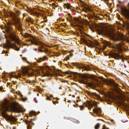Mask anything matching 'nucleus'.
<instances>
[{"label": "nucleus", "mask_w": 129, "mask_h": 129, "mask_svg": "<svg viewBox=\"0 0 129 129\" xmlns=\"http://www.w3.org/2000/svg\"><path fill=\"white\" fill-rule=\"evenodd\" d=\"M79 82L81 83L85 84H87L88 87H89L94 90L95 89L96 86H100L101 84V83L97 80L92 83H87L86 82L83 80H80Z\"/></svg>", "instance_id": "obj_4"}, {"label": "nucleus", "mask_w": 129, "mask_h": 129, "mask_svg": "<svg viewBox=\"0 0 129 129\" xmlns=\"http://www.w3.org/2000/svg\"><path fill=\"white\" fill-rule=\"evenodd\" d=\"M111 56L113 57L115 59L118 60L120 59H122V57L118 54L115 52H112L110 53Z\"/></svg>", "instance_id": "obj_8"}, {"label": "nucleus", "mask_w": 129, "mask_h": 129, "mask_svg": "<svg viewBox=\"0 0 129 129\" xmlns=\"http://www.w3.org/2000/svg\"><path fill=\"white\" fill-rule=\"evenodd\" d=\"M30 41L31 42V44L33 45L35 44L36 45H46L45 44L40 42H39V44L38 43L35 41H33L31 40H30Z\"/></svg>", "instance_id": "obj_11"}, {"label": "nucleus", "mask_w": 129, "mask_h": 129, "mask_svg": "<svg viewBox=\"0 0 129 129\" xmlns=\"http://www.w3.org/2000/svg\"><path fill=\"white\" fill-rule=\"evenodd\" d=\"M54 6H55V7H57V6H56V5L55 4H54Z\"/></svg>", "instance_id": "obj_40"}, {"label": "nucleus", "mask_w": 129, "mask_h": 129, "mask_svg": "<svg viewBox=\"0 0 129 129\" xmlns=\"http://www.w3.org/2000/svg\"><path fill=\"white\" fill-rule=\"evenodd\" d=\"M59 89H61V87H59Z\"/></svg>", "instance_id": "obj_53"}, {"label": "nucleus", "mask_w": 129, "mask_h": 129, "mask_svg": "<svg viewBox=\"0 0 129 129\" xmlns=\"http://www.w3.org/2000/svg\"><path fill=\"white\" fill-rule=\"evenodd\" d=\"M98 34L100 35H105L110 37L115 42L123 41V35L121 34H117L114 33L111 30L106 28H102L98 31Z\"/></svg>", "instance_id": "obj_2"}, {"label": "nucleus", "mask_w": 129, "mask_h": 129, "mask_svg": "<svg viewBox=\"0 0 129 129\" xmlns=\"http://www.w3.org/2000/svg\"><path fill=\"white\" fill-rule=\"evenodd\" d=\"M56 102V103H58V102Z\"/></svg>", "instance_id": "obj_51"}, {"label": "nucleus", "mask_w": 129, "mask_h": 129, "mask_svg": "<svg viewBox=\"0 0 129 129\" xmlns=\"http://www.w3.org/2000/svg\"><path fill=\"white\" fill-rule=\"evenodd\" d=\"M100 127V124L99 123H98L95 125L94 127L95 129H99Z\"/></svg>", "instance_id": "obj_18"}, {"label": "nucleus", "mask_w": 129, "mask_h": 129, "mask_svg": "<svg viewBox=\"0 0 129 129\" xmlns=\"http://www.w3.org/2000/svg\"><path fill=\"white\" fill-rule=\"evenodd\" d=\"M71 102V101L70 100H68V102H69V103H70V102Z\"/></svg>", "instance_id": "obj_43"}, {"label": "nucleus", "mask_w": 129, "mask_h": 129, "mask_svg": "<svg viewBox=\"0 0 129 129\" xmlns=\"http://www.w3.org/2000/svg\"><path fill=\"white\" fill-rule=\"evenodd\" d=\"M27 62V63H29V62Z\"/></svg>", "instance_id": "obj_58"}, {"label": "nucleus", "mask_w": 129, "mask_h": 129, "mask_svg": "<svg viewBox=\"0 0 129 129\" xmlns=\"http://www.w3.org/2000/svg\"><path fill=\"white\" fill-rule=\"evenodd\" d=\"M93 111L95 112L96 111V110H95V109H94L93 110Z\"/></svg>", "instance_id": "obj_34"}, {"label": "nucleus", "mask_w": 129, "mask_h": 129, "mask_svg": "<svg viewBox=\"0 0 129 129\" xmlns=\"http://www.w3.org/2000/svg\"><path fill=\"white\" fill-rule=\"evenodd\" d=\"M27 129H30V126L28 125L27 126Z\"/></svg>", "instance_id": "obj_30"}, {"label": "nucleus", "mask_w": 129, "mask_h": 129, "mask_svg": "<svg viewBox=\"0 0 129 129\" xmlns=\"http://www.w3.org/2000/svg\"><path fill=\"white\" fill-rule=\"evenodd\" d=\"M110 83L112 86H113L115 87H116L118 86V84L115 83L114 81L112 80L110 81Z\"/></svg>", "instance_id": "obj_14"}, {"label": "nucleus", "mask_w": 129, "mask_h": 129, "mask_svg": "<svg viewBox=\"0 0 129 129\" xmlns=\"http://www.w3.org/2000/svg\"><path fill=\"white\" fill-rule=\"evenodd\" d=\"M69 16H70V17H72V16H71V14H69Z\"/></svg>", "instance_id": "obj_41"}, {"label": "nucleus", "mask_w": 129, "mask_h": 129, "mask_svg": "<svg viewBox=\"0 0 129 129\" xmlns=\"http://www.w3.org/2000/svg\"><path fill=\"white\" fill-rule=\"evenodd\" d=\"M1 106L3 109L9 108L12 112L19 113L24 112L25 111V109L21 108L18 103H11L6 99H5L3 102L1 104Z\"/></svg>", "instance_id": "obj_1"}, {"label": "nucleus", "mask_w": 129, "mask_h": 129, "mask_svg": "<svg viewBox=\"0 0 129 129\" xmlns=\"http://www.w3.org/2000/svg\"><path fill=\"white\" fill-rule=\"evenodd\" d=\"M25 123H26V124H28V123H29V122L28 121H26L25 122Z\"/></svg>", "instance_id": "obj_38"}, {"label": "nucleus", "mask_w": 129, "mask_h": 129, "mask_svg": "<svg viewBox=\"0 0 129 129\" xmlns=\"http://www.w3.org/2000/svg\"><path fill=\"white\" fill-rule=\"evenodd\" d=\"M101 120L102 121H103V122H104V121L103 120Z\"/></svg>", "instance_id": "obj_52"}, {"label": "nucleus", "mask_w": 129, "mask_h": 129, "mask_svg": "<svg viewBox=\"0 0 129 129\" xmlns=\"http://www.w3.org/2000/svg\"><path fill=\"white\" fill-rule=\"evenodd\" d=\"M7 47H8V45H7Z\"/></svg>", "instance_id": "obj_60"}, {"label": "nucleus", "mask_w": 129, "mask_h": 129, "mask_svg": "<svg viewBox=\"0 0 129 129\" xmlns=\"http://www.w3.org/2000/svg\"><path fill=\"white\" fill-rule=\"evenodd\" d=\"M79 107L80 108L81 110L84 108V107L82 106H80Z\"/></svg>", "instance_id": "obj_26"}, {"label": "nucleus", "mask_w": 129, "mask_h": 129, "mask_svg": "<svg viewBox=\"0 0 129 129\" xmlns=\"http://www.w3.org/2000/svg\"><path fill=\"white\" fill-rule=\"evenodd\" d=\"M74 20L76 22H79V19H78L77 18H74Z\"/></svg>", "instance_id": "obj_19"}, {"label": "nucleus", "mask_w": 129, "mask_h": 129, "mask_svg": "<svg viewBox=\"0 0 129 129\" xmlns=\"http://www.w3.org/2000/svg\"><path fill=\"white\" fill-rule=\"evenodd\" d=\"M52 102H53V103L54 104V105H55V103H56V102H54V101H52Z\"/></svg>", "instance_id": "obj_36"}, {"label": "nucleus", "mask_w": 129, "mask_h": 129, "mask_svg": "<svg viewBox=\"0 0 129 129\" xmlns=\"http://www.w3.org/2000/svg\"><path fill=\"white\" fill-rule=\"evenodd\" d=\"M119 6V5H118V4H117V7H118Z\"/></svg>", "instance_id": "obj_46"}, {"label": "nucleus", "mask_w": 129, "mask_h": 129, "mask_svg": "<svg viewBox=\"0 0 129 129\" xmlns=\"http://www.w3.org/2000/svg\"><path fill=\"white\" fill-rule=\"evenodd\" d=\"M69 59V55H68L67 56H66L65 58L64 59L66 60H68Z\"/></svg>", "instance_id": "obj_20"}, {"label": "nucleus", "mask_w": 129, "mask_h": 129, "mask_svg": "<svg viewBox=\"0 0 129 129\" xmlns=\"http://www.w3.org/2000/svg\"><path fill=\"white\" fill-rule=\"evenodd\" d=\"M62 26H64L65 25H62Z\"/></svg>", "instance_id": "obj_55"}, {"label": "nucleus", "mask_w": 129, "mask_h": 129, "mask_svg": "<svg viewBox=\"0 0 129 129\" xmlns=\"http://www.w3.org/2000/svg\"><path fill=\"white\" fill-rule=\"evenodd\" d=\"M84 104L89 109H90V107H93V105L88 101H87L86 103H84Z\"/></svg>", "instance_id": "obj_10"}, {"label": "nucleus", "mask_w": 129, "mask_h": 129, "mask_svg": "<svg viewBox=\"0 0 129 129\" xmlns=\"http://www.w3.org/2000/svg\"><path fill=\"white\" fill-rule=\"evenodd\" d=\"M66 6H67L68 7H70L71 6V4L70 3H68L67 4H65Z\"/></svg>", "instance_id": "obj_23"}, {"label": "nucleus", "mask_w": 129, "mask_h": 129, "mask_svg": "<svg viewBox=\"0 0 129 129\" xmlns=\"http://www.w3.org/2000/svg\"><path fill=\"white\" fill-rule=\"evenodd\" d=\"M1 114L2 116L6 118L7 120L11 122L10 123L11 124H12L11 122L13 123V122L16 121V119L12 115L8 116L4 112H2Z\"/></svg>", "instance_id": "obj_7"}, {"label": "nucleus", "mask_w": 129, "mask_h": 129, "mask_svg": "<svg viewBox=\"0 0 129 129\" xmlns=\"http://www.w3.org/2000/svg\"><path fill=\"white\" fill-rule=\"evenodd\" d=\"M89 46L91 47H95V45L98 46L99 45L98 42L97 41H95L94 42H92L91 41H90Z\"/></svg>", "instance_id": "obj_9"}, {"label": "nucleus", "mask_w": 129, "mask_h": 129, "mask_svg": "<svg viewBox=\"0 0 129 129\" xmlns=\"http://www.w3.org/2000/svg\"><path fill=\"white\" fill-rule=\"evenodd\" d=\"M102 129H105V128H104V126H103V128H102Z\"/></svg>", "instance_id": "obj_45"}, {"label": "nucleus", "mask_w": 129, "mask_h": 129, "mask_svg": "<svg viewBox=\"0 0 129 129\" xmlns=\"http://www.w3.org/2000/svg\"><path fill=\"white\" fill-rule=\"evenodd\" d=\"M46 99L47 100H49L51 101V100L50 99V98L49 96H47V98Z\"/></svg>", "instance_id": "obj_24"}, {"label": "nucleus", "mask_w": 129, "mask_h": 129, "mask_svg": "<svg viewBox=\"0 0 129 129\" xmlns=\"http://www.w3.org/2000/svg\"><path fill=\"white\" fill-rule=\"evenodd\" d=\"M15 78H17V77L16 76H15Z\"/></svg>", "instance_id": "obj_48"}, {"label": "nucleus", "mask_w": 129, "mask_h": 129, "mask_svg": "<svg viewBox=\"0 0 129 129\" xmlns=\"http://www.w3.org/2000/svg\"><path fill=\"white\" fill-rule=\"evenodd\" d=\"M106 129H109V128H106Z\"/></svg>", "instance_id": "obj_54"}, {"label": "nucleus", "mask_w": 129, "mask_h": 129, "mask_svg": "<svg viewBox=\"0 0 129 129\" xmlns=\"http://www.w3.org/2000/svg\"><path fill=\"white\" fill-rule=\"evenodd\" d=\"M66 6V8H67L68 9H70V7H68V6Z\"/></svg>", "instance_id": "obj_35"}, {"label": "nucleus", "mask_w": 129, "mask_h": 129, "mask_svg": "<svg viewBox=\"0 0 129 129\" xmlns=\"http://www.w3.org/2000/svg\"><path fill=\"white\" fill-rule=\"evenodd\" d=\"M11 77H12V78H13L14 77H13V76H11Z\"/></svg>", "instance_id": "obj_50"}, {"label": "nucleus", "mask_w": 129, "mask_h": 129, "mask_svg": "<svg viewBox=\"0 0 129 129\" xmlns=\"http://www.w3.org/2000/svg\"><path fill=\"white\" fill-rule=\"evenodd\" d=\"M26 50H26V49H25L24 50H23L22 53H23L25 52L26 51Z\"/></svg>", "instance_id": "obj_29"}, {"label": "nucleus", "mask_w": 129, "mask_h": 129, "mask_svg": "<svg viewBox=\"0 0 129 129\" xmlns=\"http://www.w3.org/2000/svg\"><path fill=\"white\" fill-rule=\"evenodd\" d=\"M80 2L81 3V4H82V6H83V5H85V4L83 1H81Z\"/></svg>", "instance_id": "obj_21"}, {"label": "nucleus", "mask_w": 129, "mask_h": 129, "mask_svg": "<svg viewBox=\"0 0 129 129\" xmlns=\"http://www.w3.org/2000/svg\"><path fill=\"white\" fill-rule=\"evenodd\" d=\"M71 64L74 66H76L79 69H82L86 71H91V69L89 68V66L88 65H85L83 64H80L78 66L79 64L77 63L72 62Z\"/></svg>", "instance_id": "obj_5"}, {"label": "nucleus", "mask_w": 129, "mask_h": 129, "mask_svg": "<svg viewBox=\"0 0 129 129\" xmlns=\"http://www.w3.org/2000/svg\"><path fill=\"white\" fill-rule=\"evenodd\" d=\"M50 96H51V97H52V98H53V96L52 95H50Z\"/></svg>", "instance_id": "obj_42"}, {"label": "nucleus", "mask_w": 129, "mask_h": 129, "mask_svg": "<svg viewBox=\"0 0 129 129\" xmlns=\"http://www.w3.org/2000/svg\"><path fill=\"white\" fill-rule=\"evenodd\" d=\"M13 24V23H12L9 21L8 22L5 26V29L6 32L9 35L10 38L12 40L15 41L17 40L16 36L14 32L11 33L13 29L12 26Z\"/></svg>", "instance_id": "obj_3"}, {"label": "nucleus", "mask_w": 129, "mask_h": 129, "mask_svg": "<svg viewBox=\"0 0 129 129\" xmlns=\"http://www.w3.org/2000/svg\"><path fill=\"white\" fill-rule=\"evenodd\" d=\"M34 50L36 51L37 50V49L36 48H34Z\"/></svg>", "instance_id": "obj_39"}, {"label": "nucleus", "mask_w": 129, "mask_h": 129, "mask_svg": "<svg viewBox=\"0 0 129 129\" xmlns=\"http://www.w3.org/2000/svg\"><path fill=\"white\" fill-rule=\"evenodd\" d=\"M29 12H31L32 13H33V10H29Z\"/></svg>", "instance_id": "obj_31"}, {"label": "nucleus", "mask_w": 129, "mask_h": 129, "mask_svg": "<svg viewBox=\"0 0 129 129\" xmlns=\"http://www.w3.org/2000/svg\"><path fill=\"white\" fill-rule=\"evenodd\" d=\"M57 100H59V99H58L57 98H56Z\"/></svg>", "instance_id": "obj_49"}, {"label": "nucleus", "mask_w": 129, "mask_h": 129, "mask_svg": "<svg viewBox=\"0 0 129 129\" xmlns=\"http://www.w3.org/2000/svg\"><path fill=\"white\" fill-rule=\"evenodd\" d=\"M85 8L88 11H89L90 10V9L89 7H88V8Z\"/></svg>", "instance_id": "obj_32"}, {"label": "nucleus", "mask_w": 129, "mask_h": 129, "mask_svg": "<svg viewBox=\"0 0 129 129\" xmlns=\"http://www.w3.org/2000/svg\"><path fill=\"white\" fill-rule=\"evenodd\" d=\"M25 38H26L29 37H31L32 36L31 35L28 34L27 33H25L23 35Z\"/></svg>", "instance_id": "obj_17"}, {"label": "nucleus", "mask_w": 129, "mask_h": 129, "mask_svg": "<svg viewBox=\"0 0 129 129\" xmlns=\"http://www.w3.org/2000/svg\"><path fill=\"white\" fill-rule=\"evenodd\" d=\"M22 26V25L20 24H19V30H20L21 31L22 30V29L21 28Z\"/></svg>", "instance_id": "obj_22"}, {"label": "nucleus", "mask_w": 129, "mask_h": 129, "mask_svg": "<svg viewBox=\"0 0 129 129\" xmlns=\"http://www.w3.org/2000/svg\"><path fill=\"white\" fill-rule=\"evenodd\" d=\"M27 99L26 98H25L23 99V100L24 101H26L27 100Z\"/></svg>", "instance_id": "obj_33"}, {"label": "nucleus", "mask_w": 129, "mask_h": 129, "mask_svg": "<svg viewBox=\"0 0 129 129\" xmlns=\"http://www.w3.org/2000/svg\"><path fill=\"white\" fill-rule=\"evenodd\" d=\"M17 51H18V50H19V49H20L19 48H18V47H17Z\"/></svg>", "instance_id": "obj_37"}, {"label": "nucleus", "mask_w": 129, "mask_h": 129, "mask_svg": "<svg viewBox=\"0 0 129 129\" xmlns=\"http://www.w3.org/2000/svg\"><path fill=\"white\" fill-rule=\"evenodd\" d=\"M70 72V71H67V72H66L65 73V74H68Z\"/></svg>", "instance_id": "obj_27"}, {"label": "nucleus", "mask_w": 129, "mask_h": 129, "mask_svg": "<svg viewBox=\"0 0 129 129\" xmlns=\"http://www.w3.org/2000/svg\"><path fill=\"white\" fill-rule=\"evenodd\" d=\"M20 56H22L21 55H20Z\"/></svg>", "instance_id": "obj_59"}, {"label": "nucleus", "mask_w": 129, "mask_h": 129, "mask_svg": "<svg viewBox=\"0 0 129 129\" xmlns=\"http://www.w3.org/2000/svg\"><path fill=\"white\" fill-rule=\"evenodd\" d=\"M116 47L117 50L121 52L122 51V49L121 47V45L120 44H117L116 45Z\"/></svg>", "instance_id": "obj_12"}, {"label": "nucleus", "mask_w": 129, "mask_h": 129, "mask_svg": "<svg viewBox=\"0 0 129 129\" xmlns=\"http://www.w3.org/2000/svg\"><path fill=\"white\" fill-rule=\"evenodd\" d=\"M46 29H47V30H49L47 28H46Z\"/></svg>", "instance_id": "obj_56"}, {"label": "nucleus", "mask_w": 129, "mask_h": 129, "mask_svg": "<svg viewBox=\"0 0 129 129\" xmlns=\"http://www.w3.org/2000/svg\"><path fill=\"white\" fill-rule=\"evenodd\" d=\"M118 2L119 3H120L121 2L120 1H118Z\"/></svg>", "instance_id": "obj_47"}, {"label": "nucleus", "mask_w": 129, "mask_h": 129, "mask_svg": "<svg viewBox=\"0 0 129 129\" xmlns=\"http://www.w3.org/2000/svg\"><path fill=\"white\" fill-rule=\"evenodd\" d=\"M38 49L39 51H40L41 52H44L46 53L49 51V50L47 48L45 49V50H41V49L39 47Z\"/></svg>", "instance_id": "obj_16"}, {"label": "nucleus", "mask_w": 129, "mask_h": 129, "mask_svg": "<svg viewBox=\"0 0 129 129\" xmlns=\"http://www.w3.org/2000/svg\"><path fill=\"white\" fill-rule=\"evenodd\" d=\"M127 6L128 9L125 7L121 8L122 15L123 16L125 19H129V2L127 4Z\"/></svg>", "instance_id": "obj_6"}, {"label": "nucleus", "mask_w": 129, "mask_h": 129, "mask_svg": "<svg viewBox=\"0 0 129 129\" xmlns=\"http://www.w3.org/2000/svg\"><path fill=\"white\" fill-rule=\"evenodd\" d=\"M72 97H74H74H75V95H72Z\"/></svg>", "instance_id": "obj_44"}, {"label": "nucleus", "mask_w": 129, "mask_h": 129, "mask_svg": "<svg viewBox=\"0 0 129 129\" xmlns=\"http://www.w3.org/2000/svg\"><path fill=\"white\" fill-rule=\"evenodd\" d=\"M86 20V21H87V20L86 19V20Z\"/></svg>", "instance_id": "obj_57"}, {"label": "nucleus", "mask_w": 129, "mask_h": 129, "mask_svg": "<svg viewBox=\"0 0 129 129\" xmlns=\"http://www.w3.org/2000/svg\"><path fill=\"white\" fill-rule=\"evenodd\" d=\"M47 59V58L46 57V56H44L42 58H39L38 62H41L42 61H44Z\"/></svg>", "instance_id": "obj_13"}, {"label": "nucleus", "mask_w": 129, "mask_h": 129, "mask_svg": "<svg viewBox=\"0 0 129 129\" xmlns=\"http://www.w3.org/2000/svg\"><path fill=\"white\" fill-rule=\"evenodd\" d=\"M86 93H87V94L88 95L89 94H91L93 95H95L96 96H98V95L95 93L94 92H90L88 91H87L86 92Z\"/></svg>", "instance_id": "obj_15"}, {"label": "nucleus", "mask_w": 129, "mask_h": 129, "mask_svg": "<svg viewBox=\"0 0 129 129\" xmlns=\"http://www.w3.org/2000/svg\"><path fill=\"white\" fill-rule=\"evenodd\" d=\"M41 49H42V48H44V49H46L42 45H41Z\"/></svg>", "instance_id": "obj_28"}, {"label": "nucleus", "mask_w": 129, "mask_h": 129, "mask_svg": "<svg viewBox=\"0 0 129 129\" xmlns=\"http://www.w3.org/2000/svg\"><path fill=\"white\" fill-rule=\"evenodd\" d=\"M106 44L108 45H110L111 44L110 43L108 42L107 41H106Z\"/></svg>", "instance_id": "obj_25"}]
</instances>
